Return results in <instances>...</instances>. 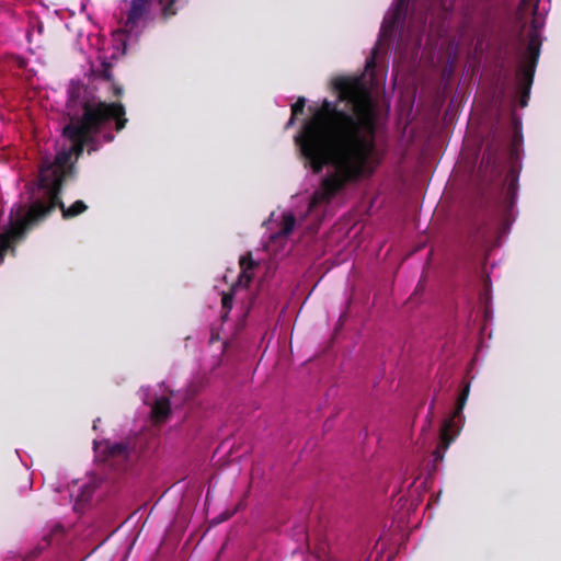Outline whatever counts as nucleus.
I'll return each instance as SVG.
<instances>
[{"label": "nucleus", "instance_id": "nucleus-1", "mask_svg": "<svg viewBox=\"0 0 561 561\" xmlns=\"http://www.w3.org/2000/svg\"><path fill=\"white\" fill-rule=\"evenodd\" d=\"M332 88L337 101L324 99L295 137L312 173L333 168L314 191L313 205L330 203L350 183L371 176L381 161L375 141L379 111L363 78L336 77Z\"/></svg>", "mask_w": 561, "mask_h": 561}, {"label": "nucleus", "instance_id": "nucleus-2", "mask_svg": "<svg viewBox=\"0 0 561 561\" xmlns=\"http://www.w3.org/2000/svg\"><path fill=\"white\" fill-rule=\"evenodd\" d=\"M79 92V88L69 91L67 104L69 122L64 126L61 134L62 138L69 142V147L58 151L54 161L43 160L39 169L38 188L45 191V199L33 202L27 210L23 205L18 207L15 216L11 217L10 228L0 236V263L4 260L12 242L24 238L28 229L44 220L56 207L61 210L62 218L66 220L88 209L83 201H76L67 207L60 197L67 178L75 174L71 158L75 157L77 161L85 147L89 154L96 151L99 147L96 135L110 123L114 122L116 131H121L128 122L125 107L118 102L84 100L80 102L82 114L78 115L76 107Z\"/></svg>", "mask_w": 561, "mask_h": 561}, {"label": "nucleus", "instance_id": "nucleus-3", "mask_svg": "<svg viewBox=\"0 0 561 561\" xmlns=\"http://www.w3.org/2000/svg\"><path fill=\"white\" fill-rule=\"evenodd\" d=\"M539 27L538 21L534 19L530 25L526 53L520 59L516 71V82L520 93L519 104L522 107H525L528 104L540 56L541 38Z\"/></svg>", "mask_w": 561, "mask_h": 561}, {"label": "nucleus", "instance_id": "nucleus-4", "mask_svg": "<svg viewBox=\"0 0 561 561\" xmlns=\"http://www.w3.org/2000/svg\"><path fill=\"white\" fill-rule=\"evenodd\" d=\"M153 2H158L161 7V13L164 20L170 19L178 12L176 0H131L130 8L124 22L123 32H137L150 13Z\"/></svg>", "mask_w": 561, "mask_h": 561}, {"label": "nucleus", "instance_id": "nucleus-5", "mask_svg": "<svg viewBox=\"0 0 561 561\" xmlns=\"http://www.w3.org/2000/svg\"><path fill=\"white\" fill-rule=\"evenodd\" d=\"M506 139L494 134L482 154L480 172L484 179L499 180L504 171Z\"/></svg>", "mask_w": 561, "mask_h": 561}, {"label": "nucleus", "instance_id": "nucleus-6", "mask_svg": "<svg viewBox=\"0 0 561 561\" xmlns=\"http://www.w3.org/2000/svg\"><path fill=\"white\" fill-rule=\"evenodd\" d=\"M470 392V382H465L461 391L458 396L456 408L453 412L450 419L444 421L440 427V442L438 447L436 448L434 456L436 460L443 459V453L449 447L450 443L455 439L458 434V425L457 423L462 417V410L467 403L468 397Z\"/></svg>", "mask_w": 561, "mask_h": 561}, {"label": "nucleus", "instance_id": "nucleus-7", "mask_svg": "<svg viewBox=\"0 0 561 561\" xmlns=\"http://www.w3.org/2000/svg\"><path fill=\"white\" fill-rule=\"evenodd\" d=\"M519 173L515 167H511L505 175V194L503 199L499 203L497 210L501 215L505 216L513 208L518 188Z\"/></svg>", "mask_w": 561, "mask_h": 561}, {"label": "nucleus", "instance_id": "nucleus-8", "mask_svg": "<svg viewBox=\"0 0 561 561\" xmlns=\"http://www.w3.org/2000/svg\"><path fill=\"white\" fill-rule=\"evenodd\" d=\"M239 265L241 272L238 276L237 284L233 285L232 289L236 286L248 287L250 285L253 279V270L257 266V263L254 261L252 253L248 252L240 257Z\"/></svg>", "mask_w": 561, "mask_h": 561}, {"label": "nucleus", "instance_id": "nucleus-9", "mask_svg": "<svg viewBox=\"0 0 561 561\" xmlns=\"http://www.w3.org/2000/svg\"><path fill=\"white\" fill-rule=\"evenodd\" d=\"M113 64L105 57L102 58L100 67L93 68L92 73L95 78L112 82V90L114 96L119 98L123 94V88L113 81Z\"/></svg>", "mask_w": 561, "mask_h": 561}, {"label": "nucleus", "instance_id": "nucleus-10", "mask_svg": "<svg viewBox=\"0 0 561 561\" xmlns=\"http://www.w3.org/2000/svg\"><path fill=\"white\" fill-rule=\"evenodd\" d=\"M130 454V445L126 442L119 443H107L105 446V455L108 461L114 462H125L127 461Z\"/></svg>", "mask_w": 561, "mask_h": 561}, {"label": "nucleus", "instance_id": "nucleus-11", "mask_svg": "<svg viewBox=\"0 0 561 561\" xmlns=\"http://www.w3.org/2000/svg\"><path fill=\"white\" fill-rule=\"evenodd\" d=\"M171 412V403L167 397L158 398L151 408V417L156 423L164 422Z\"/></svg>", "mask_w": 561, "mask_h": 561}, {"label": "nucleus", "instance_id": "nucleus-12", "mask_svg": "<svg viewBox=\"0 0 561 561\" xmlns=\"http://www.w3.org/2000/svg\"><path fill=\"white\" fill-rule=\"evenodd\" d=\"M295 225H296L295 216L291 213L284 214L279 234L283 237L290 234L295 228Z\"/></svg>", "mask_w": 561, "mask_h": 561}, {"label": "nucleus", "instance_id": "nucleus-13", "mask_svg": "<svg viewBox=\"0 0 561 561\" xmlns=\"http://www.w3.org/2000/svg\"><path fill=\"white\" fill-rule=\"evenodd\" d=\"M306 106V99L304 96H299L298 100L291 105V117L288 122V125L293 124L295 117L302 114Z\"/></svg>", "mask_w": 561, "mask_h": 561}, {"label": "nucleus", "instance_id": "nucleus-14", "mask_svg": "<svg viewBox=\"0 0 561 561\" xmlns=\"http://www.w3.org/2000/svg\"><path fill=\"white\" fill-rule=\"evenodd\" d=\"M233 295L231 293H224L221 298L222 310L229 312L232 308Z\"/></svg>", "mask_w": 561, "mask_h": 561}, {"label": "nucleus", "instance_id": "nucleus-15", "mask_svg": "<svg viewBox=\"0 0 561 561\" xmlns=\"http://www.w3.org/2000/svg\"><path fill=\"white\" fill-rule=\"evenodd\" d=\"M316 558L319 561H325L327 553H325V548L324 547L319 548V550L316 552Z\"/></svg>", "mask_w": 561, "mask_h": 561}, {"label": "nucleus", "instance_id": "nucleus-16", "mask_svg": "<svg viewBox=\"0 0 561 561\" xmlns=\"http://www.w3.org/2000/svg\"><path fill=\"white\" fill-rule=\"evenodd\" d=\"M233 515V512H225L218 516L216 523H221L229 519Z\"/></svg>", "mask_w": 561, "mask_h": 561}, {"label": "nucleus", "instance_id": "nucleus-17", "mask_svg": "<svg viewBox=\"0 0 561 561\" xmlns=\"http://www.w3.org/2000/svg\"><path fill=\"white\" fill-rule=\"evenodd\" d=\"M103 138L106 142H111L114 139V135L112 133H106L103 135Z\"/></svg>", "mask_w": 561, "mask_h": 561}, {"label": "nucleus", "instance_id": "nucleus-18", "mask_svg": "<svg viewBox=\"0 0 561 561\" xmlns=\"http://www.w3.org/2000/svg\"><path fill=\"white\" fill-rule=\"evenodd\" d=\"M515 158H517V157H516V149H515L514 147H512V148L510 149V159H511V161L513 162V160H514Z\"/></svg>", "mask_w": 561, "mask_h": 561}, {"label": "nucleus", "instance_id": "nucleus-19", "mask_svg": "<svg viewBox=\"0 0 561 561\" xmlns=\"http://www.w3.org/2000/svg\"><path fill=\"white\" fill-rule=\"evenodd\" d=\"M374 66H375V60H374V57H373L369 60H367L366 67L369 68V67H374Z\"/></svg>", "mask_w": 561, "mask_h": 561}, {"label": "nucleus", "instance_id": "nucleus-20", "mask_svg": "<svg viewBox=\"0 0 561 561\" xmlns=\"http://www.w3.org/2000/svg\"><path fill=\"white\" fill-rule=\"evenodd\" d=\"M527 0H523V4L526 3ZM536 1V4H535V8H534V11L536 12L537 9H538V0H535Z\"/></svg>", "mask_w": 561, "mask_h": 561}, {"label": "nucleus", "instance_id": "nucleus-21", "mask_svg": "<svg viewBox=\"0 0 561 561\" xmlns=\"http://www.w3.org/2000/svg\"><path fill=\"white\" fill-rule=\"evenodd\" d=\"M433 409H434V400L432 401V403L430 405V413H433Z\"/></svg>", "mask_w": 561, "mask_h": 561}, {"label": "nucleus", "instance_id": "nucleus-22", "mask_svg": "<svg viewBox=\"0 0 561 561\" xmlns=\"http://www.w3.org/2000/svg\"><path fill=\"white\" fill-rule=\"evenodd\" d=\"M484 203V196L481 197L480 204L482 205Z\"/></svg>", "mask_w": 561, "mask_h": 561}]
</instances>
